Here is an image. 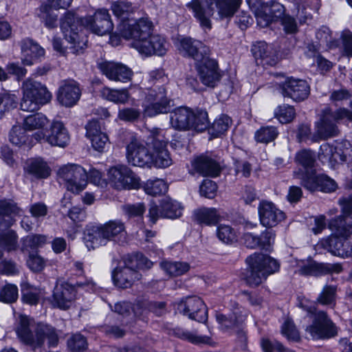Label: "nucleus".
Listing matches in <instances>:
<instances>
[{"label": "nucleus", "mask_w": 352, "mask_h": 352, "mask_svg": "<svg viewBox=\"0 0 352 352\" xmlns=\"http://www.w3.org/2000/svg\"><path fill=\"white\" fill-rule=\"evenodd\" d=\"M190 129H193L197 131H203L208 126L209 121L208 113L204 110H197L193 111V116L192 118Z\"/></svg>", "instance_id": "09e8293b"}, {"label": "nucleus", "mask_w": 352, "mask_h": 352, "mask_svg": "<svg viewBox=\"0 0 352 352\" xmlns=\"http://www.w3.org/2000/svg\"><path fill=\"white\" fill-rule=\"evenodd\" d=\"M19 208L12 200H0V215L10 216L19 212Z\"/></svg>", "instance_id": "e2e57ef3"}, {"label": "nucleus", "mask_w": 352, "mask_h": 352, "mask_svg": "<svg viewBox=\"0 0 352 352\" xmlns=\"http://www.w3.org/2000/svg\"><path fill=\"white\" fill-rule=\"evenodd\" d=\"M263 6L265 8V10L272 15V17L274 21L279 19H280L285 16V8L284 6L277 1H270L265 3Z\"/></svg>", "instance_id": "6e6d98bb"}, {"label": "nucleus", "mask_w": 352, "mask_h": 352, "mask_svg": "<svg viewBox=\"0 0 352 352\" xmlns=\"http://www.w3.org/2000/svg\"><path fill=\"white\" fill-rule=\"evenodd\" d=\"M195 220L199 224L212 226L217 224L221 219L219 210L215 208H201L194 212Z\"/></svg>", "instance_id": "473e14b6"}, {"label": "nucleus", "mask_w": 352, "mask_h": 352, "mask_svg": "<svg viewBox=\"0 0 352 352\" xmlns=\"http://www.w3.org/2000/svg\"><path fill=\"white\" fill-rule=\"evenodd\" d=\"M125 234L124 223L115 219L89 227L86 230L84 239L86 246L90 250L106 245L109 241H120Z\"/></svg>", "instance_id": "39448f33"}, {"label": "nucleus", "mask_w": 352, "mask_h": 352, "mask_svg": "<svg viewBox=\"0 0 352 352\" xmlns=\"http://www.w3.org/2000/svg\"><path fill=\"white\" fill-rule=\"evenodd\" d=\"M98 68L109 80L126 82L131 80L133 72L120 63L102 61L98 63Z\"/></svg>", "instance_id": "4be33fe9"}, {"label": "nucleus", "mask_w": 352, "mask_h": 352, "mask_svg": "<svg viewBox=\"0 0 352 352\" xmlns=\"http://www.w3.org/2000/svg\"><path fill=\"white\" fill-rule=\"evenodd\" d=\"M261 344L265 352H273L274 351H277L278 352H294L292 350L286 349L278 341L274 340L272 342L267 338H263Z\"/></svg>", "instance_id": "680f3d73"}, {"label": "nucleus", "mask_w": 352, "mask_h": 352, "mask_svg": "<svg viewBox=\"0 0 352 352\" xmlns=\"http://www.w3.org/2000/svg\"><path fill=\"white\" fill-rule=\"evenodd\" d=\"M318 158L323 164L334 166L336 164L342 163L346 160V153L340 145L333 146L329 143L320 146Z\"/></svg>", "instance_id": "cd10ccee"}, {"label": "nucleus", "mask_w": 352, "mask_h": 352, "mask_svg": "<svg viewBox=\"0 0 352 352\" xmlns=\"http://www.w3.org/2000/svg\"><path fill=\"white\" fill-rule=\"evenodd\" d=\"M46 243V236L42 234H30L23 238L21 249L30 253L42 247Z\"/></svg>", "instance_id": "4c0bfd02"}, {"label": "nucleus", "mask_w": 352, "mask_h": 352, "mask_svg": "<svg viewBox=\"0 0 352 352\" xmlns=\"http://www.w3.org/2000/svg\"><path fill=\"white\" fill-rule=\"evenodd\" d=\"M295 160L305 168L311 167L314 163V155L309 150H302L296 154Z\"/></svg>", "instance_id": "052dcab7"}, {"label": "nucleus", "mask_w": 352, "mask_h": 352, "mask_svg": "<svg viewBox=\"0 0 352 352\" xmlns=\"http://www.w3.org/2000/svg\"><path fill=\"white\" fill-rule=\"evenodd\" d=\"M196 68L200 80L206 86L214 87L221 78L217 63L208 56L196 63Z\"/></svg>", "instance_id": "412c9836"}, {"label": "nucleus", "mask_w": 352, "mask_h": 352, "mask_svg": "<svg viewBox=\"0 0 352 352\" xmlns=\"http://www.w3.org/2000/svg\"><path fill=\"white\" fill-rule=\"evenodd\" d=\"M144 189L146 194L156 196L166 192L168 189V186L163 179H148L144 184Z\"/></svg>", "instance_id": "37998d69"}, {"label": "nucleus", "mask_w": 352, "mask_h": 352, "mask_svg": "<svg viewBox=\"0 0 352 352\" xmlns=\"http://www.w3.org/2000/svg\"><path fill=\"white\" fill-rule=\"evenodd\" d=\"M21 54L23 65L31 66L44 56L45 50L33 40L26 38L21 42Z\"/></svg>", "instance_id": "c756f323"}, {"label": "nucleus", "mask_w": 352, "mask_h": 352, "mask_svg": "<svg viewBox=\"0 0 352 352\" xmlns=\"http://www.w3.org/2000/svg\"><path fill=\"white\" fill-rule=\"evenodd\" d=\"M316 37L318 40L316 43L322 47L331 49L338 46V41L332 38L331 32L326 26L317 30Z\"/></svg>", "instance_id": "a19ab883"}, {"label": "nucleus", "mask_w": 352, "mask_h": 352, "mask_svg": "<svg viewBox=\"0 0 352 352\" xmlns=\"http://www.w3.org/2000/svg\"><path fill=\"white\" fill-rule=\"evenodd\" d=\"M241 318H244L243 316H236V313L227 316L222 313L216 314V319L219 324L221 329L225 331H233L236 329V322L240 320Z\"/></svg>", "instance_id": "79ce46f5"}, {"label": "nucleus", "mask_w": 352, "mask_h": 352, "mask_svg": "<svg viewBox=\"0 0 352 352\" xmlns=\"http://www.w3.org/2000/svg\"><path fill=\"white\" fill-rule=\"evenodd\" d=\"M338 112V109L335 111H331L329 109L324 110L320 120L316 123V130L312 138L314 141L316 142L338 135L339 129L336 122L346 120V118H339L337 116Z\"/></svg>", "instance_id": "f3484780"}, {"label": "nucleus", "mask_w": 352, "mask_h": 352, "mask_svg": "<svg viewBox=\"0 0 352 352\" xmlns=\"http://www.w3.org/2000/svg\"><path fill=\"white\" fill-rule=\"evenodd\" d=\"M153 151H151L152 165L157 168H164L172 164V159L166 149V142L160 135V131L156 130L152 133L151 142Z\"/></svg>", "instance_id": "aec40b11"}, {"label": "nucleus", "mask_w": 352, "mask_h": 352, "mask_svg": "<svg viewBox=\"0 0 352 352\" xmlns=\"http://www.w3.org/2000/svg\"><path fill=\"white\" fill-rule=\"evenodd\" d=\"M81 96L79 84L74 80L61 82L56 94L58 102L64 107H71L75 105Z\"/></svg>", "instance_id": "5701e85b"}, {"label": "nucleus", "mask_w": 352, "mask_h": 352, "mask_svg": "<svg viewBox=\"0 0 352 352\" xmlns=\"http://www.w3.org/2000/svg\"><path fill=\"white\" fill-rule=\"evenodd\" d=\"M278 131L274 126H263L255 133V139L261 143H268L275 140Z\"/></svg>", "instance_id": "603ef678"}, {"label": "nucleus", "mask_w": 352, "mask_h": 352, "mask_svg": "<svg viewBox=\"0 0 352 352\" xmlns=\"http://www.w3.org/2000/svg\"><path fill=\"white\" fill-rule=\"evenodd\" d=\"M168 50V43L164 38L159 34L149 36L146 42L140 47L138 52L146 56L157 55L164 56Z\"/></svg>", "instance_id": "c85d7f7f"}, {"label": "nucleus", "mask_w": 352, "mask_h": 352, "mask_svg": "<svg viewBox=\"0 0 352 352\" xmlns=\"http://www.w3.org/2000/svg\"><path fill=\"white\" fill-rule=\"evenodd\" d=\"M275 114L280 123L285 124L290 122L294 119L295 110L292 107L284 104L278 107Z\"/></svg>", "instance_id": "4d7b16f0"}, {"label": "nucleus", "mask_w": 352, "mask_h": 352, "mask_svg": "<svg viewBox=\"0 0 352 352\" xmlns=\"http://www.w3.org/2000/svg\"><path fill=\"white\" fill-rule=\"evenodd\" d=\"M217 186L213 181L210 179H205L200 186V195L208 199L214 197Z\"/></svg>", "instance_id": "0e129e2a"}, {"label": "nucleus", "mask_w": 352, "mask_h": 352, "mask_svg": "<svg viewBox=\"0 0 352 352\" xmlns=\"http://www.w3.org/2000/svg\"><path fill=\"white\" fill-rule=\"evenodd\" d=\"M0 247L6 250H15L18 247V236L12 230H6L0 234Z\"/></svg>", "instance_id": "c03bdc74"}, {"label": "nucleus", "mask_w": 352, "mask_h": 352, "mask_svg": "<svg viewBox=\"0 0 352 352\" xmlns=\"http://www.w3.org/2000/svg\"><path fill=\"white\" fill-rule=\"evenodd\" d=\"M305 332L314 340L329 339L338 333L336 324L323 311L314 315L311 324L306 327Z\"/></svg>", "instance_id": "4468645a"}, {"label": "nucleus", "mask_w": 352, "mask_h": 352, "mask_svg": "<svg viewBox=\"0 0 352 352\" xmlns=\"http://www.w3.org/2000/svg\"><path fill=\"white\" fill-rule=\"evenodd\" d=\"M281 333L288 340L298 341L300 339L298 331L292 320L287 319L282 325Z\"/></svg>", "instance_id": "13d9d810"}, {"label": "nucleus", "mask_w": 352, "mask_h": 352, "mask_svg": "<svg viewBox=\"0 0 352 352\" xmlns=\"http://www.w3.org/2000/svg\"><path fill=\"white\" fill-rule=\"evenodd\" d=\"M337 293L336 285H326L317 298V301L322 305H334Z\"/></svg>", "instance_id": "49530a36"}, {"label": "nucleus", "mask_w": 352, "mask_h": 352, "mask_svg": "<svg viewBox=\"0 0 352 352\" xmlns=\"http://www.w3.org/2000/svg\"><path fill=\"white\" fill-rule=\"evenodd\" d=\"M108 183L116 190L137 189L140 186V178L126 166L117 165L107 170Z\"/></svg>", "instance_id": "f8f14e48"}, {"label": "nucleus", "mask_w": 352, "mask_h": 352, "mask_svg": "<svg viewBox=\"0 0 352 352\" xmlns=\"http://www.w3.org/2000/svg\"><path fill=\"white\" fill-rule=\"evenodd\" d=\"M101 96L114 103L125 104L129 99V94L126 89H114L105 87L100 90Z\"/></svg>", "instance_id": "72a5a7b5"}, {"label": "nucleus", "mask_w": 352, "mask_h": 352, "mask_svg": "<svg viewBox=\"0 0 352 352\" xmlns=\"http://www.w3.org/2000/svg\"><path fill=\"white\" fill-rule=\"evenodd\" d=\"M258 212L261 223L267 228H272L285 219V213L272 201H260Z\"/></svg>", "instance_id": "b1692460"}, {"label": "nucleus", "mask_w": 352, "mask_h": 352, "mask_svg": "<svg viewBox=\"0 0 352 352\" xmlns=\"http://www.w3.org/2000/svg\"><path fill=\"white\" fill-rule=\"evenodd\" d=\"M52 8L49 5L43 3L37 10L38 17L48 29L55 28L58 24V15Z\"/></svg>", "instance_id": "f704fd0d"}, {"label": "nucleus", "mask_w": 352, "mask_h": 352, "mask_svg": "<svg viewBox=\"0 0 352 352\" xmlns=\"http://www.w3.org/2000/svg\"><path fill=\"white\" fill-rule=\"evenodd\" d=\"M252 52L256 59L265 60L269 63L267 58L271 55V47L264 41H258L253 45Z\"/></svg>", "instance_id": "864d4df0"}, {"label": "nucleus", "mask_w": 352, "mask_h": 352, "mask_svg": "<svg viewBox=\"0 0 352 352\" xmlns=\"http://www.w3.org/2000/svg\"><path fill=\"white\" fill-rule=\"evenodd\" d=\"M18 296V288L13 284H6L0 291V300L3 302H14Z\"/></svg>", "instance_id": "5fc2aeb1"}, {"label": "nucleus", "mask_w": 352, "mask_h": 352, "mask_svg": "<svg viewBox=\"0 0 352 352\" xmlns=\"http://www.w3.org/2000/svg\"><path fill=\"white\" fill-rule=\"evenodd\" d=\"M118 29L122 37L132 40L131 47L138 51L140 47L146 42V39L149 38L153 32V25L148 17H142L137 20L123 21L119 24Z\"/></svg>", "instance_id": "1a4fd4ad"}, {"label": "nucleus", "mask_w": 352, "mask_h": 352, "mask_svg": "<svg viewBox=\"0 0 352 352\" xmlns=\"http://www.w3.org/2000/svg\"><path fill=\"white\" fill-rule=\"evenodd\" d=\"M126 158L135 166L151 167L152 164L151 151L133 133H129L126 140Z\"/></svg>", "instance_id": "9b49d317"}, {"label": "nucleus", "mask_w": 352, "mask_h": 352, "mask_svg": "<svg viewBox=\"0 0 352 352\" xmlns=\"http://www.w3.org/2000/svg\"><path fill=\"white\" fill-rule=\"evenodd\" d=\"M162 269L168 275L172 276H181L187 272L190 265L186 262L162 261L160 264Z\"/></svg>", "instance_id": "c9c22d12"}, {"label": "nucleus", "mask_w": 352, "mask_h": 352, "mask_svg": "<svg viewBox=\"0 0 352 352\" xmlns=\"http://www.w3.org/2000/svg\"><path fill=\"white\" fill-rule=\"evenodd\" d=\"M83 28L96 34L102 36L112 31L113 24L106 9H98L93 16L84 19L77 16L72 12H66L60 19V28L65 39L76 52L87 45V39L82 32Z\"/></svg>", "instance_id": "f257e3e1"}, {"label": "nucleus", "mask_w": 352, "mask_h": 352, "mask_svg": "<svg viewBox=\"0 0 352 352\" xmlns=\"http://www.w3.org/2000/svg\"><path fill=\"white\" fill-rule=\"evenodd\" d=\"M48 122L47 118L42 113L31 114L24 118L23 128L29 131L41 129L47 126Z\"/></svg>", "instance_id": "ea45409f"}, {"label": "nucleus", "mask_w": 352, "mask_h": 352, "mask_svg": "<svg viewBox=\"0 0 352 352\" xmlns=\"http://www.w3.org/2000/svg\"><path fill=\"white\" fill-rule=\"evenodd\" d=\"M319 189L322 192H331L336 190L337 184L336 182L325 175H319Z\"/></svg>", "instance_id": "69168bd1"}, {"label": "nucleus", "mask_w": 352, "mask_h": 352, "mask_svg": "<svg viewBox=\"0 0 352 352\" xmlns=\"http://www.w3.org/2000/svg\"><path fill=\"white\" fill-rule=\"evenodd\" d=\"M67 346L72 352H85L88 348V343L85 336L75 333L67 340Z\"/></svg>", "instance_id": "8fccbe9b"}, {"label": "nucleus", "mask_w": 352, "mask_h": 352, "mask_svg": "<svg viewBox=\"0 0 352 352\" xmlns=\"http://www.w3.org/2000/svg\"><path fill=\"white\" fill-rule=\"evenodd\" d=\"M231 123L232 120L229 116L227 115H221L212 123L210 129V133L213 136L217 137L224 133L228 129Z\"/></svg>", "instance_id": "de8ad7c7"}, {"label": "nucleus", "mask_w": 352, "mask_h": 352, "mask_svg": "<svg viewBox=\"0 0 352 352\" xmlns=\"http://www.w3.org/2000/svg\"><path fill=\"white\" fill-rule=\"evenodd\" d=\"M113 13L123 21H128L129 16L133 13L135 7L129 1H116L111 4Z\"/></svg>", "instance_id": "58836bf2"}, {"label": "nucleus", "mask_w": 352, "mask_h": 352, "mask_svg": "<svg viewBox=\"0 0 352 352\" xmlns=\"http://www.w3.org/2000/svg\"><path fill=\"white\" fill-rule=\"evenodd\" d=\"M33 138L36 141L44 140L52 146L59 147L66 146L70 140L67 129L60 121H53L47 134L40 131L34 134Z\"/></svg>", "instance_id": "6ab92c4d"}, {"label": "nucleus", "mask_w": 352, "mask_h": 352, "mask_svg": "<svg viewBox=\"0 0 352 352\" xmlns=\"http://www.w3.org/2000/svg\"><path fill=\"white\" fill-rule=\"evenodd\" d=\"M16 333L20 340L33 350L41 348L45 342L49 347L58 345L59 338L56 329L46 323H36L33 319L25 315L19 316Z\"/></svg>", "instance_id": "f03ea898"}, {"label": "nucleus", "mask_w": 352, "mask_h": 352, "mask_svg": "<svg viewBox=\"0 0 352 352\" xmlns=\"http://www.w3.org/2000/svg\"><path fill=\"white\" fill-rule=\"evenodd\" d=\"M217 236L220 241L226 244H232L237 241L238 239L234 229L226 224H221L217 227Z\"/></svg>", "instance_id": "a18cd8bd"}, {"label": "nucleus", "mask_w": 352, "mask_h": 352, "mask_svg": "<svg viewBox=\"0 0 352 352\" xmlns=\"http://www.w3.org/2000/svg\"><path fill=\"white\" fill-rule=\"evenodd\" d=\"M23 98L21 109L24 111L33 112L48 103L52 94L45 85L32 78L25 79L21 85Z\"/></svg>", "instance_id": "6e6552de"}, {"label": "nucleus", "mask_w": 352, "mask_h": 352, "mask_svg": "<svg viewBox=\"0 0 352 352\" xmlns=\"http://www.w3.org/2000/svg\"><path fill=\"white\" fill-rule=\"evenodd\" d=\"M177 310L190 319L199 322H206L208 320V310L204 301L198 296L186 297L177 303Z\"/></svg>", "instance_id": "dca6fc26"}, {"label": "nucleus", "mask_w": 352, "mask_h": 352, "mask_svg": "<svg viewBox=\"0 0 352 352\" xmlns=\"http://www.w3.org/2000/svg\"><path fill=\"white\" fill-rule=\"evenodd\" d=\"M182 214V207L180 204L170 197L162 199L160 207L151 204L148 210V217L152 224L155 223L159 218L176 219Z\"/></svg>", "instance_id": "a211bd4d"}, {"label": "nucleus", "mask_w": 352, "mask_h": 352, "mask_svg": "<svg viewBox=\"0 0 352 352\" xmlns=\"http://www.w3.org/2000/svg\"><path fill=\"white\" fill-rule=\"evenodd\" d=\"M248 265L245 274L246 283L252 287H256L265 281L268 276L279 270V264L272 257L261 253H254L245 259Z\"/></svg>", "instance_id": "423d86ee"}, {"label": "nucleus", "mask_w": 352, "mask_h": 352, "mask_svg": "<svg viewBox=\"0 0 352 352\" xmlns=\"http://www.w3.org/2000/svg\"><path fill=\"white\" fill-rule=\"evenodd\" d=\"M254 12L255 14L257 24L261 28H265L268 26L272 21H274L272 19V15L265 10L263 6H261V9L255 10Z\"/></svg>", "instance_id": "338daca9"}, {"label": "nucleus", "mask_w": 352, "mask_h": 352, "mask_svg": "<svg viewBox=\"0 0 352 352\" xmlns=\"http://www.w3.org/2000/svg\"><path fill=\"white\" fill-rule=\"evenodd\" d=\"M342 271L340 263H312L300 269V272L305 275L321 276L327 274H339Z\"/></svg>", "instance_id": "2f4dec72"}, {"label": "nucleus", "mask_w": 352, "mask_h": 352, "mask_svg": "<svg viewBox=\"0 0 352 352\" xmlns=\"http://www.w3.org/2000/svg\"><path fill=\"white\" fill-rule=\"evenodd\" d=\"M28 171L37 178H46L50 175V168L41 158L32 160L28 166Z\"/></svg>", "instance_id": "e433bc0d"}, {"label": "nucleus", "mask_w": 352, "mask_h": 352, "mask_svg": "<svg viewBox=\"0 0 352 352\" xmlns=\"http://www.w3.org/2000/svg\"><path fill=\"white\" fill-rule=\"evenodd\" d=\"M171 100L166 97L165 88L159 87L157 91L153 89L146 96L143 103L144 114L153 117L161 113L170 111Z\"/></svg>", "instance_id": "2eb2a0df"}, {"label": "nucleus", "mask_w": 352, "mask_h": 352, "mask_svg": "<svg viewBox=\"0 0 352 352\" xmlns=\"http://www.w3.org/2000/svg\"><path fill=\"white\" fill-rule=\"evenodd\" d=\"M207 8H204L199 0H192L186 4L191 10L194 17L199 21L200 25L206 29L212 28L210 18L214 14L212 7L213 3L216 4L217 13L220 19H230L239 9L242 0H204Z\"/></svg>", "instance_id": "7ed1b4c3"}, {"label": "nucleus", "mask_w": 352, "mask_h": 352, "mask_svg": "<svg viewBox=\"0 0 352 352\" xmlns=\"http://www.w3.org/2000/svg\"><path fill=\"white\" fill-rule=\"evenodd\" d=\"M140 111L134 108H123L118 111V118L124 121L133 122L138 119Z\"/></svg>", "instance_id": "774afa93"}, {"label": "nucleus", "mask_w": 352, "mask_h": 352, "mask_svg": "<svg viewBox=\"0 0 352 352\" xmlns=\"http://www.w3.org/2000/svg\"><path fill=\"white\" fill-rule=\"evenodd\" d=\"M25 129L21 126H13L10 132V141L16 146H21L26 141Z\"/></svg>", "instance_id": "bf43d9fd"}, {"label": "nucleus", "mask_w": 352, "mask_h": 352, "mask_svg": "<svg viewBox=\"0 0 352 352\" xmlns=\"http://www.w3.org/2000/svg\"><path fill=\"white\" fill-rule=\"evenodd\" d=\"M124 266L113 272L114 284L120 288L130 287L134 281L139 280L141 274L138 270L149 269L153 263L142 254L128 255L124 258Z\"/></svg>", "instance_id": "0eeeda50"}, {"label": "nucleus", "mask_w": 352, "mask_h": 352, "mask_svg": "<svg viewBox=\"0 0 352 352\" xmlns=\"http://www.w3.org/2000/svg\"><path fill=\"white\" fill-rule=\"evenodd\" d=\"M74 287H82L87 291H94L96 284L91 279L77 280L74 284L65 283L56 286L53 294L52 305L61 309H68L75 297Z\"/></svg>", "instance_id": "ddd939ff"}, {"label": "nucleus", "mask_w": 352, "mask_h": 352, "mask_svg": "<svg viewBox=\"0 0 352 352\" xmlns=\"http://www.w3.org/2000/svg\"><path fill=\"white\" fill-rule=\"evenodd\" d=\"M281 93L296 102L305 100L310 93L307 81L301 79L288 78L281 87Z\"/></svg>", "instance_id": "393cba45"}, {"label": "nucleus", "mask_w": 352, "mask_h": 352, "mask_svg": "<svg viewBox=\"0 0 352 352\" xmlns=\"http://www.w3.org/2000/svg\"><path fill=\"white\" fill-rule=\"evenodd\" d=\"M178 50L184 56L193 58L196 63L208 56V47L201 41L188 37L179 40Z\"/></svg>", "instance_id": "a878e982"}, {"label": "nucleus", "mask_w": 352, "mask_h": 352, "mask_svg": "<svg viewBox=\"0 0 352 352\" xmlns=\"http://www.w3.org/2000/svg\"><path fill=\"white\" fill-rule=\"evenodd\" d=\"M193 111L186 107H179L170 113V122L171 126L178 130H188L192 124L191 120Z\"/></svg>", "instance_id": "7c9ffc66"}, {"label": "nucleus", "mask_w": 352, "mask_h": 352, "mask_svg": "<svg viewBox=\"0 0 352 352\" xmlns=\"http://www.w3.org/2000/svg\"><path fill=\"white\" fill-rule=\"evenodd\" d=\"M329 228L335 235L321 240V246L335 256H351L352 243L344 238L352 234V224L346 223L344 217L341 215L330 222Z\"/></svg>", "instance_id": "20e7f679"}, {"label": "nucleus", "mask_w": 352, "mask_h": 352, "mask_svg": "<svg viewBox=\"0 0 352 352\" xmlns=\"http://www.w3.org/2000/svg\"><path fill=\"white\" fill-rule=\"evenodd\" d=\"M173 333L178 338L187 340L193 344L209 343L210 338L207 336H198L193 333L182 328L173 329Z\"/></svg>", "instance_id": "3c124183"}, {"label": "nucleus", "mask_w": 352, "mask_h": 352, "mask_svg": "<svg viewBox=\"0 0 352 352\" xmlns=\"http://www.w3.org/2000/svg\"><path fill=\"white\" fill-rule=\"evenodd\" d=\"M191 164L193 170L202 176L215 177L219 175L221 170L219 163L208 155H199Z\"/></svg>", "instance_id": "bb28decb"}, {"label": "nucleus", "mask_w": 352, "mask_h": 352, "mask_svg": "<svg viewBox=\"0 0 352 352\" xmlns=\"http://www.w3.org/2000/svg\"><path fill=\"white\" fill-rule=\"evenodd\" d=\"M57 176L59 183L73 193H79L83 190L88 180L86 170L76 164H68L60 167Z\"/></svg>", "instance_id": "9d476101"}]
</instances>
